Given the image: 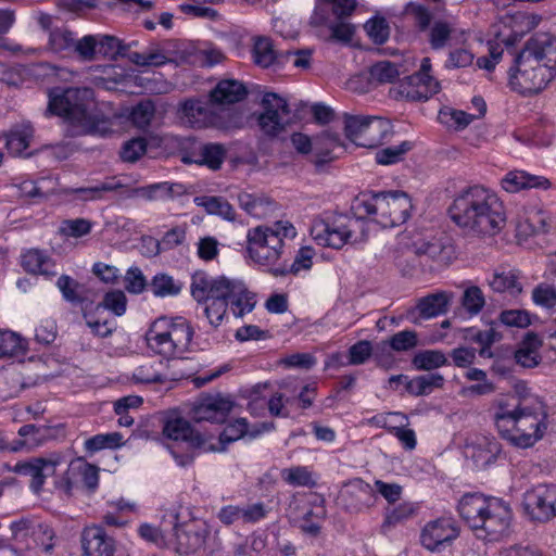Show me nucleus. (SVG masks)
I'll use <instances>...</instances> for the list:
<instances>
[{"label": "nucleus", "instance_id": "obj_6", "mask_svg": "<svg viewBox=\"0 0 556 556\" xmlns=\"http://www.w3.org/2000/svg\"><path fill=\"white\" fill-rule=\"evenodd\" d=\"M193 328L181 317H160L146 332L148 348L155 354L170 358L185 353L192 340Z\"/></svg>", "mask_w": 556, "mask_h": 556}, {"label": "nucleus", "instance_id": "obj_56", "mask_svg": "<svg viewBox=\"0 0 556 556\" xmlns=\"http://www.w3.org/2000/svg\"><path fill=\"white\" fill-rule=\"evenodd\" d=\"M374 353V346L370 341L361 340L350 346L348 351V362L341 365H362L365 364Z\"/></svg>", "mask_w": 556, "mask_h": 556}, {"label": "nucleus", "instance_id": "obj_62", "mask_svg": "<svg viewBox=\"0 0 556 556\" xmlns=\"http://www.w3.org/2000/svg\"><path fill=\"white\" fill-rule=\"evenodd\" d=\"M462 304L471 315L480 313L485 304L482 290L477 286L467 288L463 294Z\"/></svg>", "mask_w": 556, "mask_h": 556}, {"label": "nucleus", "instance_id": "obj_16", "mask_svg": "<svg viewBox=\"0 0 556 556\" xmlns=\"http://www.w3.org/2000/svg\"><path fill=\"white\" fill-rule=\"evenodd\" d=\"M233 407L228 396L220 394H206L198 399L191 410V418L195 422L210 421L224 422Z\"/></svg>", "mask_w": 556, "mask_h": 556}, {"label": "nucleus", "instance_id": "obj_2", "mask_svg": "<svg viewBox=\"0 0 556 556\" xmlns=\"http://www.w3.org/2000/svg\"><path fill=\"white\" fill-rule=\"evenodd\" d=\"M492 409L500 435L515 446L534 445L547 428V413L541 402L528 404L517 394H504L493 401Z\"/></svg>", "mask_w": 556, "mask_h": 556}, {"label": "nucleus", "instance_id": "obj_8", "mask_svg": "<svg viewBox=\"0 0 556 556\" xmlns=\"http://www.w3.org/2000/svg\"><path fill=\"white\" fill-rule=\"evenodd\" d=\"M390 131L391 124L381 117L344 114L345 137L357 147L376 148Z\"/></svg>", "mask_w": 556, "mask_h": 556}, {"label": "nucleus", "instance_id": "obj_48", "mask_svg": "<svg viewBox=\"0 0 556 556\" xmlns=\"http://www.w3.org/2000/svg\"><path fill=\"white\" fill-rule=\"evenodd\" d=\"M40 460L38 458H34L29 462H20L15 464L12 471L21 475V476H27L30 477V484L29 488L33 490L34 493L38 494L43 485L42 481V475H41V468L39 467Z\"/></svg>", "mask_w": 556, "mask_h": 556}, {"label": "nucleus", "instance_id": "obj_27", "mask_svg": "<svg viewBox=\"0 0 556 556\" xmlns=\"http://www.w3.org/2000/svg\"><path fill=\"white\" fill-rule=\"evenodd\" d=\"M248 94L247 87L237 79H223L210 92L211 104H233Z\"/></svg>", "mask_w": 556, "mask_h": 556}, {"label": "nucleus", "instance_id": "obj_12", "mask_svg": "<svg viewBox=\"0 0 556 556\" xmlns=\"http://www.w3.org/2000/svg\"><path fill=\"white\" fill-rule=\"evenodd\" d=\"M99 483V469L97 466L87 463L78 457L72 460L64 475L55 481L56 489L66 495H73L76 491L84 489L93 492Z\"/></svg>", "mask_w": 556, "mask_h": 556}, {"label": "nucleus", "instance_id": "obj_38", "mask_svg": "<svg viewBox=\"0 0 556 556\" xmlns=\"http://www.w3.org/2000/svg\"><path fill=\"white\" fill-rule=\"evenodd\" d=\"M34 137V128L30 124H21L7 135V148L14 155H22L29 147Z\"/></svg>", "mask_w": 556, "mask_h": 556}, {"label": "nucleus", "instance_id": "obj_14", "mask_svg": "<svg viewBox=\"0 0 556 556\" xmlns=\"http://www.w3.org/2000/svg\"><path fill=\"white\" fill-rule=\"evenodd\" d=\"M459 526L452 517H441L429 521L422 529L420 542L431 552H441L459 536Z\"/></svg>", "mask_w": 556, "mask_h": 556}, {"label": "nucleus", "instance_id": "obj_17", "mask_svg": "<svg viewBox=\"0 0 556 556\" xmlns=\"http://www.w3.org/2000/svg\"><path fill=\"white\" fill-rule=\"evenodd\" d=\"M510 519V508L501 500L492 497L491 506L479 523L478 530H476L481 533H478L477 535L479 538L483 536L490 540H497L508 530Z\"/></svg>", "mask_w": 556, "mask_h": 556}, {"label": "nucleus", "instance_id": "obj_34", "mask_svg": "<svg viewBox=\"0 0 556 556\" xmlns=\"http://www.w3.org/2000/svg\"><path fill=\"white\" fill-rule=\"evenodd\" d=\"M256 305L255 294L247 289L243 282L239 281L229 298L228 306L236 317H243L253 311Z\"/></svg>", "mask_w": 556, "mask_h": 556}, {"label": "nucleus", "instance_id": "obj_60", "mask_svg": "<svg viewBox=\"0 0 556 556\" xmlns=\"http://www.w3.org/2000/svg\"><path fill=\"white\" fill-rule=\"evenodd\" d=\"M147 140L138 137L126 141L119 152L124 162L135 163L147 152Z\"/></svg>", "mask_w": 556, "mask_h": 556}, {"label": "nucleus", "instance_id": "obj_44", "mask_svg": "<svg viewBox=\"0 0 556 556\" xmlns=\"http://www.w3.org/2000/svg\"><path fill=\"white\" fill-rule=\"evenodd\" d=\"M123 187L119 180L111 178L96 186L72 189L71 193L77 194L79 200L92 201L102 199L103 192L117 191Z\"/></svg>", "mask_w": 556, "mask_h": 556}, {"label": "nucleus", "instance_id": "obj_10", "mask_svg": "<svg viewBox=\"0 0 556 556\" xmlns=\"http://www.w3.org/2000/svg\"><path fill=\"white\" fill-rule=\"evenodd\" d=\"M431 61L429 58L421 60L420 70L402 79L396 88H392L395 98L409 101H426L440 90V84L431 75Z\"/></svg>", "mask_w": 556, "mask_h": 556}, {"label": "nucleus", "instance_id": "obj_52", "mask_svg": "<svg viewBox=\"0 0 556 556\" xmlns=\"http://www.w3.org/2000/svg\"><path fill=\"white\" fill-rule=\"evenodd\" d=\"M239 280H231L224 276L214 278L207 293V301L229 302V298Z\"/></svg>", "mask_w": 556, "mask_h": 556}, {"label": "nucleus", "instance_id": "obj_9", "mask_svg": "<svg viewBox=\"0 0 556 556\" xmlns=\"http://www.w3.org/2000/svg\"><path fill=\"white\" fill-rule=\"evenodd\" d=\"M523 514L533 522H547L556 517V484L540 483L527 490L521 503Z\"/></svg>", "mask_w": 556, "mask_h": 556}, {"label": "nucleus", "instance_id": "obj_23", "mask_svg": "<svg viewBox=\"0 0 556 556\" xmlns=\"http://www.w3.org/2000/svg\"><path fill=\"white\" fill-rule=\"evenodd\" d=\"M227 155V150L222 143L208 142L199 147L197 151L182 157L187 164L206 166L212 170H218Z\"/></svg>", "mask_w": 556, "mask_h": 556}, {"label": "nucleus", "instance_id": "obj_18", "mask_svg": "<svg viewBox=\"0 0 556 556\" xmlns=\"http://www.w3.org/2000/svg\"><path fill=\"white\" fill-rule=\"evenodd\" d=\"M182 118L194 128L227 127L220 116L207 104L200 100H187L180 105Z\"/></svg>", "mask_w": 556, "mask_h": 556}, {"label": "nucleus", "instance_id": "obj_4", "mask_svg": "<svg viewBox=\"0 0 556 556\" xmlns=\"http://www.w3.org/2000/svg\"><path fill=\"white\" fill-rule=\"evenodd\" d=\"M92 100L90 88H65L50 93L48 110L64 118L67 136L78 137L97 130V119L91 112Z\"/></svg>", "mask_w": 556, "mask_h": 556}, {"label": "nucleus", "instance_id": "obj_24", "mask_svg": "<svg viewBox=\"0 0 556 556\" xmlns=\"http://www.w3.org/2000/svg\"><path fill=\"white\" fill-rule=\"evenodd\" d=\"M415 256L427 257L439 266H445L454 258V248L442 240L415 242L409 249Z\"/></svg>", "mask_w": 556, "mask_h": 556}, {"label": "nucleus", "instance_id": "obj_43", "mask_svg": "<svg viewBox=\"0 0 556 556\" xmlns=\"http://www.w3.org/2000/svg\"><path fill=\"white\" fill-rule=\"evenodd\" d=\"M26 341L10 330H0V358L24 356Z\"/></svg>", "mask_w": 556, "mask_h": 556}, {"label": "nucleus", "instance_id": "obj_45", "mask_svg": "<svg viewBox=\"0 0 556 556\" xmlns=\"http://www.w3.org/2000/svg\"><path fill=\"white\" fill-rule=\"evenodd\" d=\"M56 287L62 293L63 299L73 305L83 304L86 300L84 286L71 276L61 275L58 278Z\"/></svg>", "mask_w": 556, "mask_h": 556}, {"label": "nucleus", "instance_id": "obj_7", "mask_svg": "<svg viewBox=\"0 0 556 556\" xmlns=\"http://www.w3.org/2000/svg\"><path fill=\"white\" fill-rule=\"evenodd\" d=\"M295 229L288 222H277L274 227L257 226L248 231V253L251 260L268 268H277L285 245L283 238L294 237Z\"/></svg>", "mask_w": 556, "mask_h": 556}, {"label": "nucleus", "instance_id": "obj_26", "mask_svg": "<svg viewBox=\"0 0 556 556\" xmlns=\"http://www.w3.org/2000/svg\"><path fill=\"white\" fill-rule=\"evenodd\" d=\"M501 184L503 189L511 193L531 188L547 190L552 185L544 176L531 175L523 170L507 173Z\"/></svg>", "mask_w": 556, "mask_h": 556}, {"label": "nucleus", "instance_id": "obj_31", "mask_svg": "<svg viewBox=\"0 0 556 556\" xmlns=\"http://www.w3.org/2000/svg\"><path fill=\"white\" fill-rule=\"evenodd\" d=\"M75 34L64 25L51 28L48 38V48L51 52L63 56L73 54Z\"/></svg>", "mask_w": 556, "mask_h": 556}, {"label": "nucleus", "instance_id": "obj_55", "mask_svg": "<svg viewBox=\"0 0 556 556\" xmlns=\"http://www.w3.org/2000/svg\"><path fill=\"white\" fill-rule=\"evenodd\" d=\"M412 148L413 143L410 141H403L399 146L381 149L376 153V161L378 164L382 165L397 163Z\"/></svg>", "mask_w": 556, "mask_h": 556}, {"label": "nucleus", "instance_id": "obj_51", "mask_svg": "<svg viewBox=\"0 0 556 556\" xmlns=\"http://www.w3.org/2000/svg\"><path fill=\"white\" fill-rule=\"evenodd\" d=\"M151 290L155 296H174L181 291V283L175 281L172 276L157 274L151 281Z\"/></svg>", "mask_w": 556, "mask_h": 556}, {"label": "nucleus", "instance_id": "obj_32", "mask_svg": "<svg viewBox=\"0 0 556 556\" xmlns=\"http://www.w3.org/2000/svg\"><path fill=\"white\" fill-rule=\"evenodd\" d=\"M270 428L271 425L263 422L261 425H256L251 431H249L247 419L238 418L225 427L224 431L220 433L219 440L222 443H230L247 434H249L250 438H256L263 431H268Z\"/></svg>", "mask_w": 556, "mask_h": 556}, {"label": "nucleus", "instance_id": "obj_57", "mask_svg": "<svg viewBox=\"0 0 556 556\" xmlns=\"http://www.w3.org/2000/svg\"><path fill=\"white\" fill-rule=\"evenodd\" d=\"M103 307L111 311L116 316H122L126 313L127 298L122 290H112L106 292L101 303L97 308Z\"/></svg>", "mask_w": 556, "mask_h": 556}, {"label": "nucleus", "instance_id": "obj_46", "mask_svg": "<svg viewBox=\"0 0 556 556\" xmlns=\"http://www.w3.org/2000/svg\"><path fill=\"white\" fill-rule=\"evenodd\" d=\"M155 115V104L151 99H143L134 105L129 113V121L140 129L150 126Z\"/></svg>", "mask_w": 556, "mask_h": 556}, {"label": "nucleus", "instance_id": "obj_63", "mask_svg": "<svg viewBox=\"0 0 556 556\" xmlns=\"http://www.w3.org/2000/svg\"><path fill=\"white\" fill-rule=\"evenodd\" d=\"M201 304L204 305L203 312L208 319L210 325L213 328L219 327L226 316L228 303L203 300Z\"/></svg>", "mask_w": 556, "mask_h": 556}, {"label": "nucleus", "instance_id": "obj_54", "mask_svg": "<svg viewBox=\"0 0 556 556\" xmlns=\"http://www.w3.org/2000/svg\"><path fill=\"white\" fill-rule=\"evenodd\" d=\"M73 54L85 62L94 61L98 55V36L86 35L79 39L76 38Z\"/></svg>", "mask_w": 556, "mask_h": 556}, {"label": "nucleus", "instance_id": "obj_40", "mask_svg": "<svg viewBox=\"0 0 556 556\" xmlns=\"http://www.w3.org/2000/svg\"><path fill=\"white\" fill-rule=\"evenodd\" d=\"M194 203L212 215H218L227 220H235L236 212L232 205L223 197H195Z\"/></svg>", "mask_w": 556, "mask_h": 556}, {"label": "nucleus", "instance_id": "obj_47", "mask_svg": "<svg viewBox=\"0 0 556 556\" xmlns=\"http://www.w3.org/2000/svg\"><path fill=\"white\" fill-rule=\"evenodd\" d=\"M406 71L402 66L390 61L375 63L370 70V76L380 84H392Z\"/></svg>", "mask_w": 556, "mask_h": 556}, {"label": "nucleus", "instance_id": "obj_33", "mask_svg": "<svg viewBox=\"0 0 556 556\" xmlns=\"http://www.w3.org/2000/svg\"><path fill=\"white\" fill-rule=\"evenodd\" d=\"M542 342L538 334L529 332L525 336L521 346L516 351V362L526 368H533L539 365L541 356L539 348Z\"/></svg>", "mask_w": 556, "mask_h": 556}, {"label": "nucleus", "instance_id": "obj_37", "mask_svg": "<svg viewBox=\"0 0 556 556\" xmlns=\"http://www.w3.org/2000/svg\"><path fill=\"white\" fill-rule=\"evenodd\" d=\"M315 251L311 247H302L290 266L279 264L277 268L271 269V275L275 277L286 276L288 274L298 275L301 270H308L313 265V257Z\"/></svg>", "mask_w": 556, "mask_h": 556}, {"label": "nucleus", "instance_id": "obj_29", "mask_svg": "<svg viewBox=\"0 0 556 556\" xmlns=\"http://www.w3.org/2000/svg\"><path fill=\"white\" fill-rule=\"evenodd\" d=\"M135 195L148 201L173 199L186 193V187L177 182H156L134 190Z\"/></svg>", "mask_w": 556, "mask_h": 556}, {"label": "nucleus", "instance_id": "obj_15", "mask_svg": "<svg viewBox=\"0 0 556 556\" xmlns=\"http://www.w3.org/2000/svg\"><path fill=\"white\" fill-rule=\"evenodd\" d=\"M339 500L346 511L359 514L375 506L378 496L370 484L362 479H353L344 484Z\"/></svg>", "mask_w": 556, "mask_h": 556}, {"label": "nucleus", "instance_id": "obj_42", "mask_svg": "<svg viewBox=\"0 0 556 556\" xmlns=\"http://www.w3.org/2000/svg\"><path fill=\"white\" fill-rule=\"evenodd\" d=\"M517 236L528 238L538 233L547 232L546 219L541 211L531 210L525 220H519L516 225Z\"/></svg>", "mask_w": 556, "mask_h": 556}, {"label": "nucleus", "instance_id": "obj_25", "mask_svg": "<svg viewBox=\"0 0 556 556\" xmlns=\"http://www.w3.org/2000/svg\"><path fill=\"white\" fill-rule=\"evenodd\" d=\"M163 433L170 440L184 441L193 447H200L205 442L204 437L181 417L168 418L164 424Z\"/></svg>", "mask_w": 556, "mask_h": 556}, {"label": "nucleus", "instance_id": "obj_59", "mask_svg": "<svg viewBox=\"0 0 556 556\" xmlns=\"http://www.w3.org/2000/svg\"><path fill=\"white\" fill-rule=\"evenodd\" d=\"M281 477L283 481L293 486L314 485L312 473L303 466L286 468L281 471Z\"/></svg>", "mask_w": 556, "mask_h": 556}, {"label": "nucleus", "instance_id": "obj_5", "mask_svg": "<svg viewBox=\"0 0 556 556\" xmlns=\"http://www.w3.org/2000/svg\"><path fill=\"white\" fill-rule=\"evenodd\" d=\"M413 208L409 195L404 191H364L357 194L351 210L357 219L375 216L382 227H396L404 224Z\"/></svg>", "mask_w": 556, "mask_h": 556}, {"label": "nucleus", "instance_id": "obj_21", "mask_svg": "<svg viewBox=\"0 0 556 556\" xmlns=\"http://www.w3.org/2000/svg\"><path fill=\"white\" fill-rule=\"evenodd\" d=\"M176 551L179 554H192L204 547L210 531L204 525L188 523L182 527L174 525Z\"/></svg>", "mask_w": 556, "mask_h": 556}, {"label": "nucleus", "instance_id": "obj_61", "mask_svg": "<svg viewBox=\"0 0 556 556\" xmlns=\"http://www.w3.org/2000/svg\"><path fill=\"white\" fill-rule=\"evenodd\" d=\"M122 439L123 437L118 432L97 434L86 440L85 447L89 452H97L106 447H117L121 446Z\"/></svg>", "mask_w": 556, "mask_h": 556}, {"label": "nucleus", "instance_id": "obj_3", "mask_svg": "<svg viewBox=\"0 0 556 556\" xmlns=\"http://www.w3.org/2000/svg\"><path fill=\"white\" fill-rule=\"evenodd\" d=\"M556 76V37L539 33L529 38L508 70L510 87L522 93L540 92Z\"/></svg>", "mask_w": 556, "mask_h": 556}, {"label": "nucleus", "instance_id": "obj_50", "mask_svg": "<svg viewBox=\"0 0 556 556\" xmlns=\"http://www.w3.org/2000/svg\"><path fill=\"white\" fill-rule=\"evenodd\" d=\"M389 346L396 353L409 352L419 344L418 333L415 330L405 329L388 339Z\"/></svg>", "mask_w": 556, "mask_h": 556}, {"label": "nucleus", "instance_id": "obj_13", "mask_svg": "<svg viewBox=\"0 0 556 556\" xmlns=\"http://www.w3.org/2000/svg\"><path fill=\"white\" fill-rule=\"evenodd\" d=\"M352 223L344 216L317 220L311 227V236L321 247L341 249L352 238Z\"/></svg>", "mask_w": 556, "mask_h": 556}, {"label": "nucleus", "instance_id": "obj_30", "mask_svg": "<svg viewBox=\"0 0 556 556\" xmlns=\"http://www.w3.org/2000/svg\"><path fill=\"white\" fill-rule=\"evenodd\" d=\"M23 268L31 274H40L46 277L55 276L53 261L42 251L31 249L22 255Z\"/></svg>", "mask_w": 556, "mask_h": 556}, {"label": "nucleus", "instance_id": "obj_20", "mask_svg": "<svg viewBox=\"0 0 556 556\" xmlns=\"http://www.w3.org/2000/svg\"><path fill=\"white\" fill-rule=\"evenodd\" d=\"M84 556H114L115 541L101 526L84 528L80 534Z\"/></svg>", "mask_w": 556, "mask_h": 556}, {"label": "nucleus", "instance_id": "obj_39", "mask_svg": "<svg viewBox=\"0 0 556 556\" xmlns=\"http://www.w3.org/2000/svg\"><path fill=\"white\" fill-rule=\"evenodd\" d=\"M186 239V230L184 227L177 226L165 232L162 240H155L152 237L143 239L152 248L150 249V256H156L163 251L172 250L184 243Z\"/></svg>", "mask_w": 556, "mask_h": 556}, {"label": "nucleus", "instance_id": "obj_36", "mask_svg": "<svg viewBox=\"0 0 556 556\" xmlns=\"http://www.w3.org/2000/svg\"><path fill=\"white\" fill-rule=\"evenodd\" d=\"M252 54L255 64L264 68L279 63L280 59H283V53L277 52L267 37H260L254 41Z\"/></svg>", "mask_w": 556, "mask_h": 556}, {"label": "nucleus", "instance_id": "obj_19", "mask_svg": "<svg viewBox=\"0 0 556 556\" xmlns=\"http://www.w3.org/2000/svg\"><path fill=\"white\" fill-rule=\"evenodd\" d=\"M452 294L446 291L430 293L417 300L416 305L407 311V319L419 324L417 318L429 319L445 314L448 309Z\"/></svg>", "mask_w": 556, "mask_h": 556}, {"label": "nucleus", "instance_id": "obj_49", "mask_svg": "<svg viewBox=\"0 0 556 556\" xmlns=\"http://www.w3.org/2000/svg\"><path fill=\"white\" fill-rule=\"evenodd\" d=\"M489 286L495 292L508 291L510 294L520 293L522 290L518 276L513 270L494 273Z\"/></svg>", "mask_w": 556, "mask_h": 556}, {"label": "nucleus", "instance_id": "obj_28", "mask_svg": "<svg viewBox=\"0 0 556 556\" xmlns=\"http://www.w3.org/2000/svg\"><path fill=\"white\" fill-rule=\"evenodd\" d=\"M343 143L338 132L330 129L321 131L319 135L314 137V152L315 159L314 164L316 167H321L326 163L330 162L333 157L331 156L332 151L336 148H342Z\"/></svg>", "mask_w": 556, "mask_h": 556}, {"label": "nucleus", "instance_id": "obj_53", "mask_svg": "<svg viewBox=\"0 0 556 556\" xmlns=\"http://www.w3.org/2000/svg\"><path fill=\"white\" fill-rule=\"evenodd\" d=\"M127 50V45L119 41L114 36L99 35L98 36V54L110 60H117Z\"/></svg>", "mask_w": 556, "mask_h": 556}, {"label": "nucleus", "instance_id": "obj_64", "mask_svg": "<svg viewBox=\"0 0 556 556\" xmlns=\"http://www.w3.org/2000/svg\"><path fill=\"white\" fill-rule=\"evenodd\" d=\"M532 300L536 305L552 308L556 305V288L551 285L540 283L532 291Z\"/></svg>", "mask_w": 556, "mask_h": 556}, {"label": "nucleus", "instance_id": "obj_41", "mask_svg": "<svg viewBox=\"0 0 556 556\" xmlns=\"http://www.w3.org/2000/svg\"><path fill=\"white\" fill-rule=\"evenodd\" d=\"M448 364V358L440 350L419 351L412 358V366L416 370L432 371Z\"/></svg>", "mask_w": 556, "mask_h": 556}, {"label": "nucleus", "instance_id": "obj_58", "mask_svg": "<svg viewBox=\"0 0 556 556\" xmlns=\"http://www.w3.org/2000/svg\"><path fill=\"white\" fill-rule=\"evenodd\" d=\"M452 34V27L447 22L437 21L429 28V43L432 49H443Z\"/></svg>", "mask_w": 556, "mask_h": 556}, {"label": "nucleus", "instance_id": "obj_22", "mask_svg": "<svg viewBox=\"0 0 556 556\" xmlns=\"http://www.w3.org/2000/svg\"><path fill=\"white\" fill-rule=\"evenodd\" d=\"M491 498L480 493L465 494L460 498L457 507L458 513L472 530H478L479 523L491 506Z\"/></svg>", "mask_w": 556, "mask_h": 556}, {"label": "nucleus", "instance_id": "obj_11", "mask_svg": "<svg viewBox=\"0 0 556 556\" xmlns=\"http://www.w3.org/2000/svg\"><path fill=\"white\" fill-rule=\"evenodd\" d=\"M262 113L257 116L261 131L269 138H276L286 130L290 109L287 100L275 92H266L262 100Z\"/></svg>", "mask_w": 556, "mask_h": 556}, {"label": "nucleus", "instance_id": "obj_1", "mask_svg": "<svg viewBox=\"0 0 556 556\" xmlns=\"http://www.w3.org/2000/svg\"><path fill=\"white\" fill-rule=\"evenodd\" d=\"M451 219L473 237H492L506 225L503 202L492 190L475 185L462 190L448 208Z\"/></svg>", "mask_w": 556, "mask_h": 556}, {"label": "nucleus", "instance_id": "obj_35", "mask_svg": "<svg viewBox=\"0 0 556 556\" xmlns=\"http://www.w3.org/2000/svg\"><path fill=\"white\" fill-rule=\"evenodd\" d=\"M444 377L439 372H430L417 376L407 381V393L413 396H425L432 393L435 389L443 388Z\"/></svg>", "mask_w": 556, "mask_h": 556}]
</instances>
